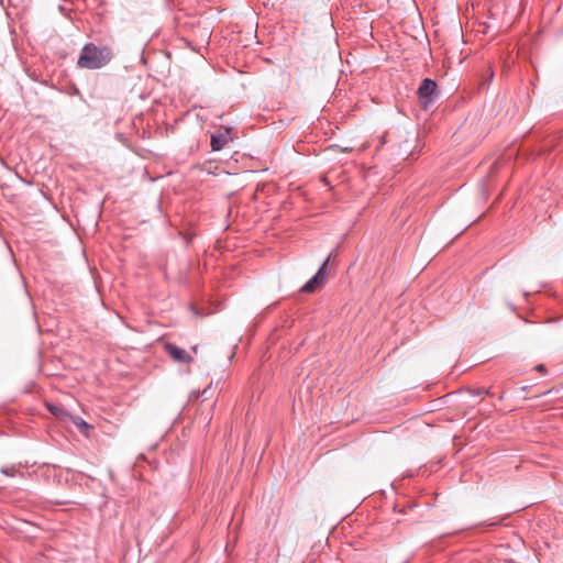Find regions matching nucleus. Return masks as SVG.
Instances as JSON below:
<instances>
[{
	"label": "nucleus",
	"instance_id": "obj_4",
	"mask_svg": "<svg viewBox=\"0 0 563 563\" xmlns=\"http://www.w3.org/2000/svg\"><path fill=\"white\" fill-rule=\"evenodd\" d=\"M165 351L177 363L189 364L192 362V357L186 350L173 343H166Z\"/></svg>",
	"mask_w": 563,
	"mask_h": 563
},
{
	"label": "nucleus",
	"instance_id": "obj_10",
	"mask_svg": "<svg viewBox=\"0 0 563 563\" xmlns=\"http://www.w3.org/2000/svg\"><path fill=\"white\" fill-rule=\"evenodd\" d=\"M487 393H488L487 390L478 389V390L476 391V395H478V396H479V395L487 394Z\"/></svg>",
	"mask_w": 563,
	"mask_h": 563
},
{
	"label": "nucleus",
	"instance_id": "obj_9",
	"mask_svg": "<svg viewBox=\"0 0 563 563\" xmlns=\"http://www.w3.org/2000/svg\"><path fill=\"white\" fill-rule=\"evenodd\" d=\"M534 369L541 374H544L547 372L545 365L539 364L534 367Z\"/></svg>",
	"mask_w": 563,
	"mask_h": 563
},
{
	"label": "nucleus",
	"instance_id": "obj_2",
	"mask_svg": "<svg viewBox=\"0 0 563 563\" xmlns=\"http://www.w3.org/2000/svg\"><path fill=\"white\" fill-rule=\"evenodd\" d=\"M418 98L423 110H428L438 98L437 82L431 78H424L418 88Z\"/></svg>",
	"mask_w": 563,
	"mask_h": 563
},
{
	"label": "nucleus",
	"instance_id": "obj_3",
	"mask_svg": "<svg viewBox=\"0 0 563 563\" xmlns=\"http://www.w3.org/2000/svg\"><path fill=\"white\" fill-rule=\"evenodd\" d=\"M333 253H330L328 257L323 261L321 266L319 267L318 272L301 287L302 292H313L319 288L320 286L324 285L328 277H329V271L328 265L331 261Z\"/></svg>",
	"mask_w": 563,
	"mask_h": 563
},
{
	"label": "nucleus",
	"instance_id": "obj_7",
	"mask_svg": "<svg viewBox=\"0 0 563 563\" xmlns=\"http://www.w3.org/2000/svg\"><path fill=\"white\" fill-rule=\"evenodd\" d=\"M47 409L51 413H53L54 416H59L62 412H63V409L59 407V406H56V405H47Z\"/></svg>",
	"mask_w": 563,
	"mask_h": 563
},
{
	"label": "nucleus",
	"instance_id": "obj_6",
	"mask_svg": "<svg viewBox=\"0 0 563 563\" xmlns=\"http://www.w3.org/2000/svg\"><path fill=\"white\" fill-rule=\"evenodd\" d=\"M73 422L75 426H77L81 431L88 430L91 428L90 424H88L82 418L80 417H74Z\"/></svg>",
	"mask_w": 563,
	"mask_h": 563
},
{
	"label": "nucleus",
	"instance_id": "obj_11",
	"mask_svg": "<svg viewBox=\"0 0 563 563\" xmlns=\"http://www.w3.org/2000/svg\"><path fill=\"white\" fill-rule=\"evenodd\" d=\"M498 525H499V522H492V523H489L488 526H489V527H495V526H498Z\"/></svg>",
	"mask_w": 563,
	"mask_h": 563
},
{
	"label": "nucleus",
	"instance_id": "obj_12",
	"mask_svg": "<svg viewBox=\"0 0 563 563\" xmlns=\"http://www.w3.org/2000/svg\"><path fill=\"white\" fill-rule=\"evenodd\" d=\"M197 350H198V346H197V345L192 346V351H194L195 353H197Z\"/></svg>",
	"mask_w": 563,
	"mask_h": 563
},
{
	"label": "nucleus",
	"instance_id": "obj_1",
	"mask_svg": "<svg viewBox=\"0 0 563 563\" xmlns=\"http://www.w3.org/2000/svg\"><path fill=\"white\" fill-rule=\"evenodd\" d=\"M113 57L112 49L109 46H97L93 43H87L78 58L77 65L86 69H99L110 63Z\"/></svg>",
	"mask_w": 563,
	"mask_h": 563
},
{
	"label": "nucleus",
	"instance_id": "obj_8",
	"mask_svg": "<svg viewBox=\"0 0 563 563\" xmlns=\"http://www.w3.org/2000/svg\"><path fill=\"white\" fill-rule=\"evenodd\" d=\"M15 467L14 466H4L1 468V473L7 475V476H11L13 477L15 475Z\"/></svg>",
	"mask_w": 563,
	"mask_h": 563
},
{
	"label": "nucleus",
	"instance_id": "obj_5",
	"mask_svg": "<svg viewBox=\"0 0 563 563\" xmlns=\"http://www.w3.org/2000/svg\"><path fill=\"white\" fill-rule=\"evenodd\" d=\"M231 141V130L225 128L211 135L212 151H221Z\"/></svg>",
	"mask_w": 563,
	"mask_h": 563
}]
</instances>
